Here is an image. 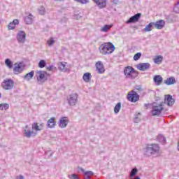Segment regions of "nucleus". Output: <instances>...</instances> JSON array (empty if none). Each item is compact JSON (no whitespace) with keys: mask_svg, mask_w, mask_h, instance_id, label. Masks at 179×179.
<instances>
[{"mask_svg":"<svg viewBox=\"0 0 179 179\" xmlns=\"http://www.w3.org/2000/svg\"><path fill=\"white\" fill-rule=\"evenodd\" d=\"M159 153H160V146L157 144H147L144 150L145 156H147V157L159 156Z\"/></svg>","mask_w":179,"mask_h":179,"instance_id":"1","label":"nucleus"},{"mask_svg":"<svg viewBox=\"0 0 179 179\" xmlns=\"http://www.w3.org/2000/svg\"><path fill=\"white\" fill-rule=\"evenodd\" d=\"M100 52L102 55L113 54L115 50V46L112 43H105L99 47Z\"/></svg>","mask_w":179,"mask_h":179,"instance_id":"2","label":"nucleus"},{"mask_svg":"<svg viewBox=\"0 0 179 179\" xmlns=\"http://www.w3.org/2000/svg\"><path fill=\"white\" fill-rule=\"evenodd\" d=\"M166 102H161L160 103H152V115L153 117H159L162 114L163 110H164V104Z\"/></svg>","mask_w":179,"mask_h":179,"instance_id":"3","label":"nucleus"},{"mask_svg":"<svg viewBox=\"0 0 179 179\" xmlns=\"http://www.w3.org/2000/svg\"><path fill=\"white\" fill-rule=\"evenodd\" d=\"M124 73L127 79H135L138 76V71H136L135 69L129 66L125 67Z\"/></svg>","mask_w":179,"mask_h":179,"instance_id":"4","label":"nucleus"},{"mask_svg":"<svg viewBox=\"0 0 179 179\" xmlns=\"http://www.w3.org/2000/svg\"><path fill=\"white\" fill-rule=\"evenodd\" d=\"M36 76L37 81L39 85H44V83L47 80V71H36Z\"/></svg>","mask_w":179,"mask_h":179,"instance_id":"5","label":"nucleus"},{"mask_svg":"<svg viewBox=\"0 0 179 179\" xmlns=\"http://www.w3.org/2000/svg\"><path fill=\"white\" fill-rule=\"evenodd\" d=\"M1 86L3 89H5V90H11V89H13V87L15 86V83L12 79H6L3 80Z\"/></svg>","mask_w":179,"mask_h":179,"instance_id":"6","label":"nucleus"},{"mask_svg":"<svg viewBox=\"0 0 179 179\" xmlns=\"http://www.w3.org/2000/svg\"><path fill=\"white\" fill-rule=\"evenodd\" d=\"M78 95L76 93L70 94L67 97L68 104L72 106H76V104L78 103Z\"/></svg>","mask_w":179,"mask_h":179,"instance_id":"7","label":"nucleus"},{"mask_svg":"<svg viewBox=\"0 0 179 179\" xmlns=\"http://www.w3.org/2000/svg\"><path fill=\"white\" fill-rule=\"evenodd\" d=\"M127 99L131 103H136L139 100V95L135 91H131L127 94Z\"/></svg>","mask_w":179,"mask_h":179,"instance_id":"8","label":"nucleus"},{"mask_svg":"<svg viewBox=\"0 0 179 179\" xmlns=\"http://www.w3.org/2000/svg\"><path fill=\"white\" fill-rule=\"evenodd\" d=\"M16 38L20 44H24L26 43V32L19 31L17 34Z\"/></svg>","mask_w":179,"mask_h":179,"instance_id":"9","label":"nucleus"},{"mask_svg":"<svg viewBox=\"0 0 179 179\" xmlns=\"http://www.w3.org/2000/svg\"><path fill=\"white\" fill-rule=\"evenodd\" d=\"M34 135V136H36L37 135V132H34L33 129L31 127H29V125L25 126V129L24 130V136L25 138H31V136Z\"/></svg>","mask_w":179,"mask_h":179,"instance_id":"10","label":"nucleus"},{"mask_svg":"<svg viewBox=\"0 0 179 179\" xmlns=\"http://www.w3.org/2000/svg\"><path fill=\"white\" fill-rule=\"evenodd\" d=\"M13 72L15 75H19L23 72V66H22V63H15L14 64Z\"/></svg>","mask_w":179,"mask_h":179,"instance_id":"11","label":"nucleus"},{"mask_svg":"<svg viewBox=\"0 0 179 179\" xmlns=\"http://www.w3.org/2000/svg\"><path fill=\"white\" fill-rule=\"evenodd\" d=\"M141 16H142V14L137 13L132 17H131L127 22V24H129V23H135V22H138L139 19H141Z\"/></svg>","mask_w":179,"mask_h":179,"instance_id":"12","label":"nucleus"},{"mask_svg":"<svg viewBox=\"0 0 179 179\" xmlns=\"http://www.w3.org/2000/svg\"><path fill=\"white\" fill-rule=\"evenodd\" d=\"M137 69L139 71H148V69H150V64L149 63H140L137 65Z\"/></svg>","mask_w":179,"mask_h":179,"instance_id":"13","label":"nucleus"},{"mask_svg":"<svg viewBox=\"0 0 179 179\" xmlns=\"http://www.w3.org/2000/svg\"><path fill=\"white\" fill-rule=\"evenodd\" d=\"M94 2L99 9H103L107 6V0H94Z\"/></svg>","mask_w":179,"mask_h":179,"instance_id":"14","label":"nucleus"},{"mask_svg":"<svg viewBox=\"0 0 179 179\" xmlns=\"http://www.w3.org/2000/svg\"><path fill=\"white\" fill-rule=\"evenodd\" d=\"M165 24H166V21L163 20H159L156 22H154V26L155 29H157L158 30H162V29L164 27Z\"/></svg>","mask_w":179,"mask_h":179,"instance_id":"15","label":"nucleus"},{"mask_svg":"<svg viewBox=\"0 0 179 179\" xmlns=\"http://www.w3.org/2000/svg\"><path fill=\"white\" fill-rule=\"evenodd\" d=\"M95 66L98 73H104V72H106V69L101 62H96Z\"/></svg>","mask_w":179,"mask_h":179,"instance_id":"16","label":"nucleus"},{"mask_svg":"<svg viewBox=\"0 0 179 179\" xmlns=\"http://www.w3.org/2000/svg\"><path fill=\"white\" fill-rule=\"evenodd\" d=\"M19 24V20L15 19L12 22H10L8 26V30H13L16 26Z\"/></svg>","mask_w":179,"mask_h":179,"instance_id":"17","label":"nucleus"},{"mask_svg":"<svg viewBox=\"0 0 179 179\" xmlns=\"http://www.w3.org/2000/svg\"><path fill=\"white\" fill-rule=\"evenodd\" d=\"M164 83L165 85H167L168 86H170L171 85H175V83H177V81L176 80V78L170 77L168 78L166 80H164Z\"/></svg>","mask_w":179,"mask_h":179,"instance_id":"18","label":"nucleus"},{"mask_svg":"<svg viewBox=\"0 0 179 179\" xmlns=\"http://www.w3.org/2000/svg\"><path fill=\"white\" fill-rule=\"evenodd\" d=\"M153 80L157 86H160V85H162V83H163V77H162V76H160V75H156L153 78Z\"/></svg>","mask_w":179,"mask_h":179,"instance_id":"19","label":"nucleus"},{"mask_svg":"<svg viewBox=\"0 0 179 179\" xmlns=\"http://www.w3.org/2000/svg\"><path fill=\"white\" fill-rule=\"evenodd\" d=\"M174 99H173V96L171 95H166L165 97V103H167V106H173L175 103Z\"/></svg>","mask_w":179,"mask_h":179,"instance_id":"20","label":"nucleus"},{"mask_svg":"<svg viewBox=\"0 0 179 179\" xmlns=\"http://www.w3.org/2000/svg\"><path fill=\"white\" fill-rule=\"evenodd\" d=\"M60 128H66V125H68V119L66 117H63L59 120V124Z\"/></svg>","mask_w":179,"mask_h":179,"instance_id":"21","label":"nucleus"},{"mask_svg":"<svg viewBox=\"0 0 179 179\" xmlns=\"http://www.w3.org/2000/svg\"><path fill=\"white\" fill-rule=\"evenodd\" d=\"M57 125V122H55V117H51L47 122L48 128H54Z\"/></svg>","mask_w":179,"mask_h":179,"instance_id":"22","label":"nucleus"},{"mask_svg":"<svg viewBox=\"0 0 179 179\" xmlns=\"http://www.w3.org/2000/svg\"><path fill=\"white\" fill-rule=\"evenodd\" d=\"M84 179H92V176H94V173L92 171H87L84 173Z\"/></svg>","mask_w":179,"mask_h":179,"instance_id":"23","label":"nucleus"},{"mask_svg":"<svg viewBox=\"0 0 179 179\" xmlns=\"http://www.w3.org/2000/svg\"><path fill=\"white\" fill-rule=\"evenodd\" d=\"M113 27V25L111 24H106L103 27H102L100 29V31H102L103 33H107L109 31V30Z\"/></svg>","mask_w":179,"mask_h":179,"instance_id":"24","label":"nucleus"},{"mask_svg":"<svg viewBox=\"0 0 179 179\" xmlns=\"http://www.w3.org/2000/svg\"><path fill=\"white\" fill-rule=\"evenodd\" d=\"M24 22L27 24H31L33 23V15L29 14V16L25 17Z\"/></svg>","mask_w":179,"mask_h":179,"instance_id":"25","label":"nucleus"},{"mask_svg":"<svg viewBox=\"0 0 179 179\" xmlns=\"http://www.w3.org/2000/svg\"><path fill=\"white\" fill-rule=\"evenodd\" d=\"M43 124H41L40 126L37 123H33L32 124V131H42Z\"/></svg>","mask_w":179,"mask_h":179,"instance_id":"26","label":"nucleus"},{"mask_svg":"<svg viewBox=\"0 0 179 179\" xmlns=\"http://www.w3.org/2000/svg\"><path fill=\"white\" fill-rule=\"evenodd\" d=\"M83 78L85 82H90V79H92V74L90 73H85Z\"/></svg>","mask_w":179,"mask_h":179,"instance_id":"27","label":"nucleus"},{"mask_svg":"<svg viewBox=\"0 0 179 179\" xmlns=\"http://www.w3.org/2000/svg\"><path fill=\"white\" fill-rule=\"evenodd\" d=\"M33 76H34V71H32L27 73L24 76V79H25L26 80H30L31 79H33Z\"/></svg>","mask_w":179,"mask_h":179,"instance_id":"28","label":"nucleus"},{"mask_svg":"<svg viewBox=\"0 0 179 179\" xmlns=\"http://www.w3.org/2000/svg\"><path fill=\"white\" fill-rule=\"evenodd\" d=\"M154 62L155 64H157L158 65L162 64V62H163V56H161V55L157 56L154 59Z\"/></svg>","mask_w":179,"mask_h":179,"instance_id":"29","label":"nucleus"},{"mask_svg":"<svg viewBox=\"0 0 179 179\" xmlns=\"http://www.w3.org/2000/svg\"><path fill=\"white\" fill-rule=\"evenodd\" d=\"M136 174H138V169L135 167L132 169L130 172V175H129L130 178H134L136 176Z\"/></svg>","mask_w":179,"mask_h":179,"instance_id":"30","label":"nucleus"},{"mask_svg":"<svg viewBox=\"0 0 179 179\" xmlns=\"http://www.w3.org/2000/svg\"><path fill=\"white\" fill-rule=\"evenodd\" d=\"M153 26H155V22H150L147 26H145L144 28V31H152V27H153Z\"/></svg>","mask_w":179,"mask_h":179,"instance_id":"31","label":"nucleus"},{"mask_svg":"<svg viewBox=\"0 0 179 179\" xmlns=\"http://www.w3.org/2000/svg\"><path fill=\"white\" fill-rule=\"evenodd\" d=\"M157 141L160 143H166V137L160 134L157 137Z\"/></svg>","mask_w":179,"mask_h":179,"instance_id":"32","label":"nucleus"},{"mask_svg":"<svg viewBox=\"0 0 179 179\" xmlns=\"http://www.w3.org/2000/svg\"><path fill=\"white\" fill-rule=\"evenodd\" d=\"M5 64L8 66V68H9L10 69H12V68H13V62H12L10 59H6L5 60Z\"/></svg>","mask_w":179,"mask_h":179,"instance_id":"33","label":"nucleus"},{"mask_svg":"<svg viewBox=\"0 0 179 179\" xmlns=\"http://www.w3.org/2000/svg\"><path fill=\"white\" fill-rule=\"evenodd\" d=\"M120 110H121V103L119 102L115 105V106L114 108L115 114H118V113H120Z\"/></svg>","mask_w":179,"mask_h":179,"instance_id":"34","label":"nucleus"},{"mask_svg":"<svg viewBox=\"0 0 179 179\" xmlns=\"http://www.w3.org/2000/svg\"><path fill=\"white\" fill-rule=\"evenodd\" d=\"M141 122V113H136L134 115V122L138 124V122Z\"/></svg>","mask_w":179,"mask_h":179,"instance_id":"35","label":"nucleus"},{"mask_svg":"<svg viewBox=\"0 0 179 179\" xmlns=\"http://www.w3.org/2000/svg\"><path fill=\"white\" fill-rule=\"evenodd\" d=\"M59 69L62 72H68V69L65 68V64H64L63 63H60L59 64Z\"/></svg>","mask_w":179,"mask_h":179,"instance_id":"36","label":"nucleus"},{"mask_svg":"<svg viewBox=\"0 0 179 179\" xmlns=\"http://www.w3.org/2000/svg\"><path fill=\"white\" fill-rule=\"evenodd\" d=\"M9 108V104L8 103H1L0 104V110H8Z\"/></svg>","mask_w":179,"mask_h":179,"instance_id":"37","label":"nucleus"},{"mask_svg":"<svg viewBox=\"0 0 179 179\" xmlns=\"http://www.w3.org/2000/svg\"><path fill=\"white\" fill-rule=\"evenodd\" d=\"M38 11L39 15H44V13H45V8L44 6H41L38 8Z\"/></svg>","mask_w":179,"mask_h":179,"instance_id":"38","label":"nucleus"},{"mask_svg":"<svg viewBox=\"0 0 179 179\" xmlns=\"http://www.w3.org/2000/svg\"><path fill=\"white\" fill-rule=\"evenodd\" d=\"M45 65H47L45 60H41L38 63L39 68H45Z\"/></svg>","mask_w":179,"mask_h":179,"instance_id":"39","label":"nucleus"},{"mask_svg":"<svg viewBox=\"0 0 179 179\" xmlns=\"http://www.w3.org/2000/svg\"><path fill=\"white\" fill-rule=\"evenodd\" d=\"M55 43V40H54V38H50L49 40H48V44L49 47H52V45Z\"/></svg>","mask_w":179,"mask_h":179,"instance_id":"40","label":"nucleus"},{"mask_svg":"<svg viewBox=\"0 0 179 179\" xmlns=\"http://www.w3.org/2000/svg\"><path fill=\"white\" fill-rule=\"evenodd\" d=\"M141 57H142V53L141 52H138V53L134 55V61H138L141 58Z\"/></svg>","mask_w":179,"mask_h":179,"instance_id":"41","label":"nucleus"},{"mask_svg":"<svg viewBox=\"0 0 179 179\" xmlns=\"http://www.w3.org/2000/svg\"><path fill=\"white\" fill-rule=\"evenodd\" d=\"M78 3H82V5H85L89 2V0H74Z\"/></svg>","mask_w":179,"mask_h":179,"instance_id":"42","label":"nucleus"},{"mask_svg":"<svg viewBox=\"0 0 179 179\" xmlns=\"http://www.w3.org/2000/svg\"><path fill=\"white\" fill-rule=\"evenodd\" d=\"M173 10H175V12L176 13H179V1L177 3V4H176V6L173 8Z\"/></svg>","mask_w":179,"mask_h":179,"instance_id":"43","label":"nucleus"},{"mask_svg":"<svg viewBox=\"0 0 179 179\" xmlns=\"http://www.w3.org/2000/svg\"><path fill=\"white\" fill-rule=\"evenodd\" d=\"M69 179H79V177H78V175H76V174H71V175H69Z\"/></svg>","mask_w":179,"mask_h":179,"instance_id":"44","label":"nucleus"},{"mask_svg":"<svg viewBox=\"0 0 179 179\" xmlns=\"http://www.w3.org/2000/svg\"><path fill=\"white\" fill-rule=\"evenodd\" d=\"M54 69H55V67L53 65L47 67L48 71H54Z\"/></svg>","mask_w":179,"mask_h":179,"instance_id":"45","label":"nucleus"},{"mask_svg":"<svg viewBox=\"0 0 179 179\" xmlns=\"http://www.w3.org/2000/svg\"><path fill=\"white\" fill-rule=\"evenodd\" d=\"M78 169L80 170V171H82V173H86V171H85V169H83V168L78 166Z\"/></svg>","mask_w":179,"mask_h":179,"instance_id":"46","label":"nucleus"},{"mask_svg":"<svg viewBox=\"0 0 179 179\" xmlns=\"http://www.w3.org/2000/svg\"><path fill=\"white\" fill-rule=\"evenodd\" d=\"M80 17H82V16L79 15H74V18L77 19V20H78V19H80Z\"/></svg>","mask_w":179,"mask_h":179,"instance_id":"47","label":"nucleus"},{"mask_svg":"<svg viewBox=\"0 0 179 179\" xmlns=\"http://www.w3.org/2000/svg\"><path fill=\"white\" fill-rule=\"evenodd\" d=\"M135 89L136 90H141V89H142V87L141 86H139V85H137V86H136Z\"/></svg>","mask_w":179,"mask_h":179,"instance_id":"48","label":"nucleus"},{"mask_svg":"<svg viewBox=\"0 0 179 179\" xmlns=\"http://www.w3.org/2000/svg\"><path fill=\"white\" fill-rule=\"evenodd\" d=\"M62 22H68V18L66 17H63L62 20Z\"/></svg>","mask_w":179,"mask_h":179,"instance_id":"49","label":"nucleus"},{"mask_svg":"<svg viewBox=\"0 0 179 179\" xmlns=\"http://www.w3.org/2000/svg\"><path fill=\"white\" fill-rule=\"evenodd\" d=\"M17 179H24V176H20Z\"/></svg>","mask_w":179,"mask_h":179,"instance_id":"50","label":"nucleus"},{"mask_svg":"<svg viewBox=\"0 0 179 179\" xmlns=\"http://www.w3.org/2000/svg\"><path fill=\"white\" fill-rule=\"evenodd\" d=\"M144 106L145 107V108H148V107H149V103H145Z\"/></svg>","mask_w":179,"mask_h":179,"instance_id":"51","label":"nucleus"},{"mask_svg":"<svg viewBox=\"0 0 179 179\" xmlns=\"http://www.w3.org/2000/svg\"><path fill=\"white\" fill-rule=\"evenodd\" d=\"M178 152H179V141H178Z\"/></svg>","mask_w":179,"mask_h":179,"instance_id":"52","label":"nucleus"},{"mask_svg":"<svg viewBox=\"0 0 179 179\" xmlns=\"http://www.w3.org/2000/svg\"><path fill=\"white\" fill-rule=\"evenodd\" d=\"M55 1H57V2H61V1H62L64 0H55Z\"/></svg>","mask_w":179,"mask_h":179,"instance_id":"53","label":"nucleus"},{"mask_svg":"<svg viewBox=\"0 0 179 179\" xmlns=\"http://www.w3.org/2000/svg\"><path fill=\"white\" fill-rule=\"evenodd\" d=\"M135 179H141V178H139V176H137L136 178H135Z\"/></svg>","mask_w":179,"mask_h":179,"instance_id":"54","label":"nucleus"},{"mask_svg":"<svg viewBox=\"0 0 179 179\" xmlns=\"http://www.w3.org/2000/svg\"><path fill=\"white\" fill-rule=\"evenodd\" d=\"M1 96H2V95L0 94V99H1Z\"/></svg>","mask_w":179,"mask_h":179,"instance_id":"55","label":"nucleus"}]
</instances>
